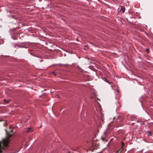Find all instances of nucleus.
Instances as JSON below:
<instances>
[{
	"instance_id": "nucleus-7",
	"label": "nucleus",
	"mask_w": 153,
	"mask_h": 153,
	"mask_svg": "<svg viewBox=\"0 0 153 153\" xmlns=\"http://www.w3.org/2000/svg\"><path fill=\"white\" fill-rule=\"evenodd\" d=\"M130 117V120L131 121L133 120H134V117L133 116H131Z\"/></svg>"
},
{
	"instance_id": "nucleus-10",
	"label": "nucleus",
	"mask_w": 153,
	"mask_h": 153,
	"mask_svg": "<svg viewBox=\"0 0 153 153\" xmlns=\"http://www.w3.org/2000/svg\"><path fill=\"white\" fill-rule=\"evenodd\" d=\"M101 139L103 141H104L105 140V138L102 136L101 137Z\"/></svg>"
},
{
	"instance_id": "nucleus-11",
	"label": "nucleus",
	"mask_w": 153,
	"mask_h": 153,
	"mask_svg": "<svg viewBox=\"0 0 153 153\" xmlns=\"http://www.w3.org/2000/svg\"><path fill=\"white\" fill-rule=\"evenodd\" d=\"M4 126H6L7 125V122H5V123L4 124Z\"/></svg>"
},
{
	"instance_id": "nucleus-13",
	"label": "nucleus",
	"mask_w": 153,
	"mask_h": 153,
	"mask_svg": "<svg viewBox=\"0 0 153 153\" xmlns=\"http://www.w3.org/2000/svg\"><path fill=\"white\" fill-rule=\"evenodd\" d=\"M149 50L148 49H147L146 50V51L148 53H149Z\"/></svg>"
},
{
	"instance_id": "nucleus-3",
	"label": "nucleus",
	"mask_w": 153,
	"mask_h": 153,
	"mask_svg": "<svg viewBox=\"0 0 153 153\" xmlns=\"http://www.w3.org/2000/svg\"><path fill=\"white\" fill-rule=\"evenodd\" d=\"M98 120L100 123H102L103 122V120L102 117H100L99 118L98 117Z\"/></svg>"
},
{
	"instance_id": "nucleus-1",
	"label": "nucleus",
	"mask_w": 153,
	"mask_h": 153,
	"mask_svg": "<svg viewBox=\"0 0 153 153\" xmlns=\"http://www.w3.org/2000/svg\"><path fill=\"white\" fill-rule=\"evenodd\" d=\"M6 133L7 137L5 139H3L2 141H0V153L2 152V150L5 149L8 144L10 141L9 138L13 134V131L11 130L10 132H8L6 130Z\"/></svg>"
},
{
	"instance_id": "nucleus-4",
	"label": "nucleus",
	"mask_w": 153,
	"mask_h": 153,
	"mask_svg": "<svg viewBox=\"0 0 153 153\" xmlns=\"http://www.w3.org/2000/svg\"><path fill=\"white\" fill-rule=\"evenodd\" d=\"M125 10V8L124 7H122L121 10L122 11L123 13H124Z\"/></svg>"
},
{
	"instance_id": "nucleus-6",
	"label": "nucleus",
	"mask_w": 153,
	"mask_h": 153,
	"mask_svg": "<svg viewBox=\"0 0 153 153\" xmlns=\"http://www.w3.org/2000/svg\"><path fill=\"white\" fill-rule=\"evenodd\" d=\"M105 81V82H108V83H109V84H110L111 83H112L111 82H109V81L106 78H105V80H104Z\"/></svg>"
},
{
	"instance_id": "nucleus-5",
	"label": "nucleus",
	"mask_w": 153,
	"mask_h": 153,
	"mask_svg": "<svg viewBox=\"0 0 153 153\" xmlns=\"http://www.w3.org/2000/svg\"><path fill=\"white\" fill-rule=\"evenodd\" d=\"M147 133L148 134V135H149V136L151 135L152 134V132L151 131H147Z\"/></svg>"
},
{
	"instance_id": "nucleus-2",
	"label": "nucleus",
	"mask_w": 153,
	"mask_h": 153,
	"mask_svg": "<svg viewBox=\"0 0 153 153\" xmlns=\"http://www.w3.org/2000/svg\"><path fill=\"white\" fill-rule=\"evenodd\" d=\"M33 131L32 127H29L28 128L26 132L27 133H30Z\"/></svg>"
},
{
	"instance_id": "nucleus-8",
	"label": "nucleus",
	"mask_w": 153,
	"mask_h": 153,
	"mask_svg": "<svg viewBox=\"0 0 153 153\" xmlns=\"http://www.w3.org/2000/svg\"><path fill=\"white\" fill-rule=\"evenodd\" d=\"M9 101L10 100H7V101L6 100V99H4V102H6L7 103H8L9 102Z\"/></svg>"
},
{
	"instance_id": "nucleus-12",
	"label": "nucleus",
	"mask_w": 153,
	"mask_h": 153,
	"mask_svg": "<svg viewBox=\"0 0 153 153\" xmlns=\"http://www.w3.org/2000/svg\"><path fill=\"white\" fill-rule=\"evenodd\" d=\"M52 74H54L55 76H56V74L55 72H53L52 73Z\"/></svg>"
},
{
	"instance_id": "nucleus-9",
	"label": "nucleus",
	"mask_w": 153,
	"mask_h": 153,
	"mask_svg": "<svg viewBox=\"0 0 153 153\" xmlns=\"http://www.w3.org/2000/svg\"><path fill=\"white\" fill-rule=\"evenodd\" d=\"M121 151H120V150L117 151L116 152V153H121Z\"/></svg>"
}]
</instances>
